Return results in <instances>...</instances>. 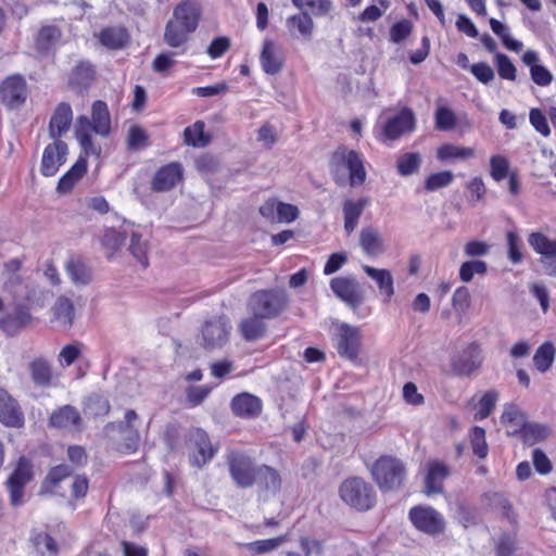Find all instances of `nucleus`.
Segmentation results:
<instances>
[{
  "label": "nucleus",
  "mask_w": 556,
  "mask_h": 556,
  "mask_svg": "<svg viewBox=\"0 0 556 556\" xmlns=\"http://www.w3.org/2000/svg\"><path fill=\"white\" fill-rule=\"evenodd\" d=\"M203 16L201 0H181L173 10L165 25L164 42L173 48H184L191 35L198 29Z\"/></svg>",
  "instance_id": "obj_1"
},
{
  "label": "nucleus",
  "mask_w": 556,
  "mask_h": 556,
  "mask_svg": "<svg viewBox=\"0 0 556 556\" xmlns=\"http://www.w3.org/2000/svg\"><path fill=\"white\" fill-rule=\"evenodd\" d=\"M339 496L346 506L358 513L374 509L378 502L374 485L358 476L348 477L341 482Z\"/></svg>",
  "instance_id": "obj_2"
},
{
  "label": "nucleus",
  "mask_w": 556,
  "mask_h": 556,
  "mask_svg": "<svg viewBox=\"0 0 556 556\" xmlns=\"http://www.w3.org/2000/svg\"><path fill=\"white\" fill-rule=\"evenodd\" d=\"M330 172L334 181L339 185V174L345 168L349 172V184L351 187H359L365 184L367 173L359 152L350 150L345 146H339L330 157Z\"/></svg>",
  "instance_id": "obj_3"
},
{
  "label": "nucleus",
  "mask_w": 556,
  "mask_h": 556,
  "mask_svg": "<svg viewBox=\"0 0 556 556\" xmlns=\"http://www.w3.org/2000/svg\"><path fill=\"white\" fill-rule=\"evenodd\" d=\"M370 475L380 491L399 490L404 485L406 468L403 462L391 455H381L371 465Z\"/></svg>",
  "instance_id": "obj_4"
},
{
  "label": "nucleus",
  "mask_w": 556,
  "mask_h": 556,
  "mask_svg": "<svg viewBox=\"0 0 556 556\" xmlns=\"http://www.w3.org/2000/svg\"><path fill=\"white\" fill-rule=\"evenodd\" d=\"M289 298L283 290L261 289L253 292L248 301V309L264 319L279 317L288 307Z\"/></svg>",
  "instance_id": "obj_5"
},
{
  "label": "nucleus",
  "mask_w": 556,
  "mask_h": 556,
  "mask_svg": "<svg viewBox=\"0 0 556 556\" xmlns=\"http://www.w3.org/2000/svg\"><path fill=\"white\" fill-rule=\"evenodd\" d=\"M230 478L241 489L254 486L257 466L253 458L242 451L231 450L226 455Z\"/></svg>",
  "instance_id": "obj_6"
},
{
  "label": "nucleus",
  "mask_w": 556,
  "mask_h": 556,
  "mask_svg": "<svg viewBox=\"0 0 556 556\" xmlns=\"http://www.w3.org/2000/svg\"><path fill=\"white\" fill-rule=\"evenodd\" d=\"M408 519L413 527L427 535L437 536L445 531L443 515L430 505H415L408 510Z\"/></svg>",
  "instance_id": "obj_7"
},
{
  "label": "nucleus",
  "mask_w": 556,
  "mask_h": 556,
  "mask_svg": "<svg viewBox=\"0 0 556 556\" xmlns=\"http://www.w3.org/2000/svg\"><path fill=\"white\" fill-rule=\"evenodd\" d=\"M484 355L481 344L477 341L468 343L451 361L453 371L457 376L469 377L483 365Z\"/></svg>",
  "instance_id": "obj_8"
},
{
  "label": "nucleus",
  "mask_w": 556,
  "mask_h": 556,
  "mask_svg": "<svg viewBox=\"0 0 556 556\" xmlns=\"http://www.w3.org/2000/svg\"><path fill=\"white\" fill-rule=\"evenodd\" d=\"M2 103L10 110H17L25 104L29 89L25 78L20 74L7 77L0 87Z\"/></svg>",
  "instance_id": "obj_9"
},
{
  "label": "nucleus",
  "mask_w": 556,
  "mask_h": 556,
  "mask_svg": "<svg viewBox=\"0 0 556 556\" xmlns=\"http://www.w3.org/2000/svg\"><path fill=\"white\" fill-rule=\"evenodd\" d=\"M254 479V485L261 498L267 500L274 497L282 490V476L280 471L273 466L266 464L258 465Z\"/></svg>",
  "instance_id": "obj_10"
},
{
  "label": "nucleus",
  "mask_w": 556,
  "mask_h": 556,
  "mask_svg": "<svg viewBox=\"0 0 556 556\" xmlns=\"http://www.w3.org/2000/svg\"><path fill=\"white\" fill-rule=\"evenodd\" d=\"M415 123L414 112L408 108H404L397 114L386 121L381 128V136L384 140H397L403 135L413 131Z\"/></svg>",
  "instance_id": "obj_11"
},
{
  "label": "nucleus",
  "mask_w": 556,
  "mask_h": 556,
  "mask_svg": "<svg viewBox=\"0 0 556 556\" xmlns=\"http://www.w3.org/2000/svg\"><path fill=\"white\" fill-rule=\"evenodd\" d=\"M67 154V143L63 140L53 139V142L49 143L43 150L40 173L46 177L54 176L66 162Z\"/></svg>",
  "instance_id": "obj_12"
},
{
  "label": "nucleus",
  "mask_w": 556,
  "mask_h": 556,
  "mask_svg": "<svg viewBox=\"0 0 556 556\" xmlns=\"http://www.w3.org/2000/svg\"><path fill=\"white\" fill-rule=\"evenodd\" d=\"M31 464L21 458L17 468L8 480V488L10 492V500L13 506H18L23 503L24 486L31 479Z\"/></svg>",
  "instance_id": "obj_13"
},
{
  "label": "nucleus",
  "mask_w": 556,
  "mask_h": 556,
  "mask_svg": "<svg viewBox=\"0 0 556 556\" xmlns=\"http://www.w3.org/2000/svg\"><path fill=\"white\" fill-rule=\"evenodd\" d=\"M448 465L440 459H431L427 463L425 476V493L430 496L440 494L444 490V480L450 476Z\"/></svg>",
  "instance_id": "obj_14"
},
{
  "label": "nucleus",
  "mask_w": 556,
  "mask_h": 556,
  "mask_svg": "<svg viewBox=\"0 0 556 556\" xmlns=\"http://www.w3.org/2000/svg\"><path fill=\"white\" fill-rule=\"evenodd\" d=\"M230 409L236 417L253 419L261 415L263 403L258 396L241 392L231 399Z\"/></svg>",
  "instance_id": "obj_15"
},
{
  "label": "nucleus",
  "mask_w": 556,
  "mask_h": 556,
  "mask_svg": "<svg viewBox=\"0 0 556 556\" xmlns=\"http://www.w3.org/2000/svg\"><path fill=\"white\" fill-rule=\"evenodd\" d=\"M361 350V334L357 328L342 325L339 329L337 351L341 357L356 361Z\"/></svg>",
  "instance_id": "obj_16"
},
{
  "label": "nucleus",
  "mask_w": 556,
  "mask_h": 556,
  "mask_svg": "<svg viewBox=\"0 0 556 556\" xmlns=\"http://www.w3.org/2000/svg\"><path fill=\"white\" fill-rule=\"evenodd\" d=\"M182 166L178 162H172L157 169L152 181L151 188L154 191L163 192L172 190L182 179Z\"/></svg>",
  "instance_id": "obj_17"
},
{
  "label": "nucleus",
  "mask_w": 556,
  "mask_h": 556,
  "mask_svg": "<svg viewBox=\"0 0 556 556\" xmlns=\"http://www.w3.org/2000/svg\"><path fill=\"white\" fill-rule=\"evenodd\" d=\"M97 77L96 68L89 61H79L68 75V87L76 93L87 91Z\"/></svg>",
  "instance_id": "obj_18"
},
{
  "label": "nucleus",
  "mask_w": 556,
  "mask_h": 556,
  "mask_svg": "<svg viewBox=\"0 0 556 556\" xmlns=\"http://www.w3.org/2000/svg\"><path fill=\"white\" fill-rule=\"evenodd\" d=\"M263 71L269 75H277L285 66L282 49L273 40L266 39L260 54Z\"/></svg>",
  "instance_id": "obj_19"
},
{
  "label": "nucleus",
  "mask_w": 556,
  "mask_h": 556,
  "mask_svg": "<svg viewBox=\"0 0 556 556\" xmlns=\"http://www.w3.org/2000/svg\"><path fill=\"white\" fill-rule=\"evenodd\" d=\"M73 122V110L70 103L60 102L54 109L49 122V135L52 139L62 140Z\"/></svg>",
  "instance_id": "obj_20"
},
{
  "label": "nucleus",
  "mask_w": 556,
  "mask_h": 556,
  "mask_svg": "<svg viewBox=\"0 0 556 556\" xmlns=\"http://www.w3.org/2000/svg\"><path fill=\"white\" fill-rule=\"evenodd\" d=\"M191 441L195 447V453L191 457V464L202 467L214 457L216 448L213 447L208 434L200 428H197L191 433Z\"/></svg>",
  "instance_id": "obj_21"
},
{
  "label": "nucleus",
  "mask_w": 556,
  "mask_h": 556,
  "mask_svg": "<svg viewBox=\"0 0 556 556\" xmlns=\"http://www.w3.org/2000/svg\"><path fill=\"white\" fill-rule=\"evenodd\" d=\"M330 288L338 298L353 306L361 304L363 300L357 282L353 278H332L330 281Z\"/></svg>",
  "instance_id": "obj_22"
},
{
  "label": "nucleus",
  "mask_w": 556,
  "mask_h": 556,
  "mask_svg": "<svg viewBox=\"0 0 556 556\" xmlns=\"http://www.w3.org/2000/svg\"><path fill=\"white\" fill-rule=\"evenodd\" d=\"M87 157L88 156L79 155L74 165L61 176L56 185V192L59 194H67L72 192L78 181L87 174Z\"/></svg>",
  "instance_id": "obj_23"
},
{
  "label": "nucleus",
  "mask_w": 556,
  "mask_h": 556,
  "mask_svg": "<svg viewBox=\"0 0 556 556\" xmlns=\"http://www.w3.org/2000/svg\"><path fill=\"white\" fill-rule=\"evenodd\" d=\"M61 29L56 26H42L37 34V59L39 55L54 60L55 49L61 40Z\"/></svg>",
  "instance_id": "obj_24"
},
{
  "label": "nucleus",
  "mask_w": 556,
  "mask_h": 556,
  "mask_svg": "<svg viewBox=\"0 0 556 556\" xmlns=\"http://www.w3.org/2000/svg\"><path fill=\"white\" fill-rule=\"evenodd\" d=\"M92 122L86 115H80L77 118L75 136L81 147L85 156H99L101 153L100 147L97 146L92 139Z\"/></svg>",
  "instance_id": "obj_25"
},
{
  "label": "nucleus",
  "mask_w": 556,
  "mask_h": 556,
  "mask_svg": "<svg viewBox=\"0 0 556 556\" xmlns=\"http://www.w3.org/2000/svg\"><path fill=\"white\" fill-rule=\"evenodd\" d=\"M72 473L73 469L67 465L62 464L52 467L41 483L40 493L63 495L64 489L61 484Z\"/></svg>",
  "instance_id": "obj_26"
},
{
  "label": "nucleus",
  "mask_w": 556,
  "mask_h": 556,
  "mask_svg": "<svg viewBox=\"0 0 556 556\" xmlns=\"http://www.w3.org/2000/svg\"><path fill=\"white\" fill-rule=\"evenodd\" d=\"M229 331L224 321L219 319L208 320L202 328L204 345L207 349L222 346L228 340Z\"/></svg>",
  "instance_id": "obj_27"
},
{
  "label": "nucleus",
  "mask_w": 556,
  "mask_h": 556,
  "mask_svg": "<svg viewBox=\"0 0 556 556\" xmlns=\"http://www.w3.org/2000/svg\"><path fill=\"white\" fill-rule=\"evenodd\" d=\"M369 204L367 197L359 198L357 200L348 199L343 202L342 212L344 217V230L348 235H351L358 225V220Z\"/></svg>",
  "instance_id": "obj_28"
},
{
  "label": "nucleus",
  "mask_w": 556,
  "mask_h": 556,
  "mask_svg": "<svg viewBox=\"0 0 556 556\" xmlns=\"http://www.w3.org/2000/svg\"><path fill=\"white\" fill-rule=\"evenodd\" d=\"M0 421L9 427H21L23 425V414L20 407L3 389H0Z\"/></svg>",
  "instance_id": "obj_29"
},
{
  "label": "nucleus",
  "mask_w": 556,
  "mask_h": 556,
  "mask_svg": "<svg viewBox=\"0 0 556 556\" xmlns=\"http://www.w3.org/2000/svg\"><path fill=\"white\" fill-rule=\"evenodd\" d=\"M81 422L83 419L79 412L72 405H64L58 408L49 418L50 426L58 429L79 428Z\"/></svg>",
  "instance_id": "obj_30"
},
{
  "label": "nucleus",
  "mask_w": 556,
  "mask_h": 556,
  "mask_svg": "<svg viewBox=\"0 0 556 556\" xmlns=\"http://www.w3.org/2000/svg\"><path fill=\"white\" fill-rule=\"evenodd\" d=\"M93 132L108 137L111 132V114L106 102L96 100L91 105V118Z\"/></svg>",
  "instance_id": "obj_31"
},
{
  "label": "nucleus",
  "mask_w": 556,
  "mask_h": 556,
  "mask_svg": "<svg viewBox=\"0 0 556 556\" xmlns=\"http://www.w3.org/2000/svg\"><path fill=\"white\" fill-rule=\"evenodd\" d=\"M363 270L376 281L383 301L389 303L394 295V282L391 273L388 269H378L369 265H364Z\"/></svg>",
  "instance_id": "obj_32"
},
{
  "label": "nucleus",
  "mask_w": 556,
  "mask_h": 556,
  "mask_svg": "<svg viewBox=\"0 0 556 556\" xmlns=\"http://www.w3.org/2000/svg\"><path fill=\"white\" fill-rule=\"evenodd\" d=\"M265 319L256 314L243 318L239 324V331L248 342L256 341L264 337L267 330Z\"/></svg>",
  "instance_id": "obj_33"
},
{
  "label": "nucleus",
  "mask_w": 556,
  "mask_h": 556,
  "mask_svg": "<svg viewBox=\"0 0 556 556\" xmlns=\"http://www.w3.org/2000/svg\"><path fill=\"white\" fill-rule=\"evenodd\" d=\"M75 317L73 302L66 296H60L52 306V321L63 328H71Z\"/></svg>",
  "instance_id": "obj_34"
},
{
  "label": "nucleus",
  "mask_w": 556,
  "mask_h": 556,
  "mask_svg": "<svg viewBox=\"0 0 556 556\" xmlns=\"http://www.w3.org/2000/svg\"><path fill=\"white\" fill-rule=\"evenodd\" d=\"M286 25L291 34L300 35L304 40H309L314 31V21L307 12H300L289 16Z\"/></svg>",
  "instance_id": "obj_35"
},
{
  "label": "nucleus",
  "mask_w": 556,
  "mask_h": 556,
  "mask_svg": "<svg viewBox=\"0 0 556 556\" xmlns=\"http://www.w3.org/2000/svg\"><path fill=\"white\" fill-rule=\"evenodd\" d=\"M129 40L127 29L122 26H109L101 29L99 41L109 49H121Z\"/></svg>",
  "instance_id": "obj_36"
},
{
  "label": "nucleus",
  "mask_w": 556,
  "mask_h": 556,
  "mask_svg": "<svg viewBox=\"0 0 556 556\" xmlns=\"http://www.w3.org/2000/svg\"><path fill=\"white\" fill-rule=\"evenodd\" d=\"M359 243L367 255L377 256L383 252L382 238L380 233L371 227L362 229Z\"/></svg>",
  "instance_id": "obj_37"
},
{
  "label": "nucleus",
  "mask_w": 556,
  "mask_h": 556,
  "mask_svg": "<svg viewBox=\"0 0 556 556\" xmlns=\"http://www.w3.org/2000/svg\"><path fill=\"white\" fill-rule=\"evenodd\" d=\"M475 156V149L460 147L452 143H444L437 149V159L441 162L452 160H467Z\"/></svg>",
  "instance_id": "obj_38"
},
{
  "label": "nucleus",
  "mask_w": 556,
  "mask_h": 556,
  "mask_svg": "<svg viewBox=\"0 0 556 556\" xmlns=\"http://www.w3.org/2000/svg\"><path fill=\"white\" fill-rule=\"evenodd\" d=\"M556 350L552 342H544L538 348L533 355V363L540 372L551 369L555 359Z\"/></svg>",
  "instance_id": "obj_39"
},
{
  "label": "nucleus",
  "mask_w": 556,
  "mask_h": 556,
  "mask_svg": "<svg viewBox=\"0 0 556 556\" xmlns=\"http://www.w3.org/2000/svg\"><path fill=\"white\" fill-rule=\"evenodd\" d=\"M205 124L197 121L193 125L188 126L184 130V141L191 147H205L210 143V137L204 132Z\"/></svg>",
  "instance_id": "obj_40"
},
{
  "label": "nucleus",
  "mask_w": 556,
  "mask_h": 556,
  "mask_svg": "<svg viewBox=\"0 0 556 556\" xmlns=\"http://www.w3.org/2000/svg\"><path fill=\"white\" fill-rule=\"evenodd\" d=\"M66 270L75 283L86 285L91 280V270L80 257H71Z\"/></svg>",
  "instance_id": "obj_41"
},
{
  "label": "nucleus",
  "mask_w": 556,
  "mask_h": 556,
  "mask_svg": "<svg viewBox=\"0 0 556 556\" xmlns=\"http://www.w3.org/2000/svg\"><path fill=\"white\" fill-rule=\"evenodd\" d=\"M528 240L536 253L547 258L556 256V240L548 239L542 232H532Z\"/></svg>",
  "instance_id": "obj_42"
},
{
  "label": "nucleus",
  "mask_w": 556,
  "mask_h": 556,
  "mask_svg": "<svg viewBox=\"0 0 556 556\" xmlns=\"http://www.w3.org/2000/svg\"><path fill=\"white\" fill-rule=\"evenodd\" d=\"M287 541L286 535H279L271 539L256 540L242 544L252 555H262L278 548Z\"/></svg>",
  "instance_id": "obj_43"
},
{
  "label": "nucleus",
  "mask_w": 556,
  "mask_h": 556,
  "mask_svg": "<svg viewBox=\"0 0 556 556\" xmlns=\"http://www.w3.org/2000/svg\"><path fill=\"white\" fill-rule=\"evenodd\" d=\"M497 400L498 392L496 390L492 389L484 392L477 404L475 420H483L488 418L494 410Z\"/></svg>",
  "instance_id": "obj_44"
},
{
  "label": "nucleus",
  "mask_w": 556,
  "mask_h": 556,
  "mask_svg": "<svg viewBox=\"0 0 556 556\" xmlns=\"http://www.w3.org/2000/svg\"><path fill=\"white\" fill-rule=\"evenodd\" d=\"M492 31L501 38L502 43L511 51L519 52L522 49V43L516 39H513L509 35V29L503 23L496 18H490L489 21Z\"/></svg>",
  "instance_id": "obj_45"
},
{
  "label": "nucleus",
  "mask_w": 556,
  "mask_h": 556,
  "mask_svg": "<svg viewBox=\"0 0 556 556\" xmlns=\"http://www.w3.org/2000/svg\"><path fill=\"white\" fill-rule=\"evenodd\" d=\"M488 273V264L481 260L464 262L459 267V279L463 282H470L475 275L484 276Z\"/></svg>",
  "instance_id": "obj_46"
},
{
  "label": "nucleus",
  "mask_w": 556,
  "mask_h": 556,
  "mask_svg": "<svg viewBox=\"0 0 556 556\" xmlns=\"http://www.w3.org/2000/svg\"><path fill=\"white\" fill-rule=\"evenodd\" d=\"M421 165V156L417 152H407L396 161V169L401 176H409L418 172Z\"/></svg>",
  "instance_id": "obj_47"
},
{
  "label": "nucleus",
  "mask_w": 556,
  "mask_h": 556,
  "mask_svg": "<svg viewBox=\"0 0 556 556\" xmlns=\"http://www.w3.org/2000/svg\"><path fill=\"white\" fill-rule=\"evenodd\" d=\"M59 375L53 371L49 362L37 358V384L49 388L58 384Z\"/></svg>",
  "instance_id": "obj_48"
},
{
  "label": "nucleus",
  "mask_w": 556,
  "mask_h": 556,
  "mask_svg": "<svg viewBox=\"0 0 556 556\" xmlns=\"http://www.w3.org/2000/svg\"><path fill=\"white\" fill-rule=\"evenodd\" d=\"M126 235L114 228L106 229L101 239L102 247L108 251V257L113 254L125 243Z\"/></svg>",
  "instance_id": "obj_49"
},
{
  "label": "nucleus",
  "mask_w": 556,
  "mask_h": 556,
  "mask_svg": "<svg viewBox=\"0 0 556 556\" xmlns=\"http://www.w3.org/2000/svg\"><path fill=\"white\" fill-rule=\"evenodd\" d=\"M454 180V175L450 170H442L430 174L425 182L424 188L428 192H432L450 186Z\"/></svg>",
  "instance_id": "obj_50"
},
{
  "label": "nucleus",
  "mask_w": 556,
  "mask_h": 556,
  "mask_svg": "<svg viewBox=\"0 0 556 556\" xmlns=\"http://www.w3.org/2000/svg\"><path fill=\"white\" fill-rule=\"evenodd\" d=\"M148 249V242L141 239V235L132 232L130 237L129 251L132 256L143 266V268L149 266Z\"/></svg>",
  "instance_id": "obj_51"
},
{
  "label": "nucleus",
  "mask_w": 556,
  "mask_h": 556,
  "mask_svg": "<svg viewBox=\"0 0 556 556\" xmlns=\"http://www.w3.org/2000/svg\"><path fill=\"white\" fill-rule=\"evenodd\" d=\"M457 118L455 113L446 106H439L434 113L435 129L447 131L456 126Z\"/></svg>",
  "instance_id": "obj_52"
},
{
  "label": "nucleus",
  "mask_w": 556,
  "mask_h": 556,
  "mask_svg": "<svg viewBox=\"0 0 556 556\" xmlns=\"http://www.w3.org/2000/svg\"><path fill=\"white\" fill-rule=\"evenodd\" d=\"M501 421L505 426L515 427L516 429L522 428L527 422V416L515 404H508L501 416Z\"/></svg>",
  "instance_id": "obj_53"
},
{
  "label": "nucleus",
  "mask_w": 556,
  "mask_h": 556,
  "mask_svg": "<svg viewBox=\"0 0 556 556\" xmlns=\"http://www.w3.org/2000/svg\"><path fill=\"white\" fill-rule=\"evenodd\" d=\"M492 504L502 518L507 519L510 525L517 526V514L515 513L511 503L505 496L494 493Z\"/></svg>",
  "instance_id": "obj_54"
},
{
  "label": "nucleus",
  "mask_w": 556,
  "mask_h": 556,
  "mask_svg": "<svg viewBox=\"0 0 556 556\" xmlns=\"http://www.w3.org/2000/svg\"><path fill=\"white\" fill-rule=\"evenodd\" d=\"M470 443L472 452L479 458L488 456L489 447L485 441V430L482 427L475 426L470 431Z\"/></svg>",
  "instance_id": "obj_55"
},
{
  "label": "nucleus",
  "mask_w": 556,
  "mask_h": 556,
  "mask_svg": "<svg viewBox=\"0 0 556 556\" xmlns=\"http://www.w3.org/2000/svg\"><path fill=\"white\" fill-rule=\"evenodd\" d=\"M127 434L121 443L115 447V451L121 455L134 454L139 450L140 433L137 429L126 430Z\"/></svg>",
  "instance_id": "obj_56"
},
{
  "label": "nucleus",
  "mask_w": 556,
  "mask_h": 556,
  "mask_svg": "<svg viewBox=\"0 0 556 556\" xmlns=\"http://www.w3.org/2000/svg\"><path fill=\"white\" fill-rule=\"evenodd\" d=\"M300 10L307 9L314 15H326L331 9L330 0H292Z\"/></svg>",
  "instance_id": "obj_57"
},
{
  "label": "nucleus",
  "mask_w": 556,
  "mask_h": 556,
  "mask_svg": "<svg viewBox=\"0 0 556 556\" xmlns=\"http://www.w3.org/2000/svg\"><path fill=\"white\" fill-rule=\"evenodd\" d=\"M490 174L495 181H501L509 176V162L503 155H493L490 159Z\"/></svg>",
  "instance_id": "obj_58"
},
{
  "label": "nucleus",
  "mask_w": 556,
  "mask_h": 556,
  "mask_svg": "<svg viewBox=\"0 0 556 556\" xmlns=\"http://www.w3.org/2000/svg\"><path fill=\"white\" fill-rule=\"evenodd\" d=\"M515 432L520 433L525 442L535 443L541 441L546 435V429L543 426L536 424L526 422L522 428L515 429Z\"/></svg>",
  "instance_id": "obj_59"
},
{
  "label": "nucleus",
  "mask_w": 556,
  "mask_h": 556,
  "mask_svg": "<svg viewBox=\"0 0 556 556\" xmlns=\"http://www.w3.org/2000/svg\"><path fill=\"white\" fill-rule=\"evenodd\" d=\"M495 61H496L498 76L502 79L511 80V81L516 80V78H517L516 66L514 65V63L510 61V59L506 54L497 53L495 55Z\"/></svg>",
  "instance_id": "obj_60"
},
{
  "label": "nucleus",
  "mask_w": 556,
  "mask_h": 556,
  "mask_svg": "<svg viewBox=\"0 0 556 556\" xmlns=\"http://www.w3.org/2000/svg\"><path fill=\"white\" fill-rule=\"evenodd\" d=\"M149 144V137L146 130L138 126L134 125L129 128L127 135V146L129 150H139Z\"/></svg>",
  "instance_id": "obj_61"
},
{
  "label": "nucleus",
  "mask_w": 556,
  "mask_h": 556,
  "mask_svg": "<svg viewBox=\"0 0 556 556\" xmlns=\"http://www.w3.org/2000/svg\"><path fill=\"white\" fill-rule=\"evenodd\" d=\"M471 304L470 292L467 287L460 286L456 288L452 296V307L455 312L465 314Z\"/></svg>",
  "instance_id": "obj_62"
},
{
  "label": "nucleus",
  "mask_w": 556,
  "mask_h": 556,
  "mask_svg": "<svg viewBox=\"0 0 556 556\" xmlns=\"http://www.w3.org/2000/svg\"><path fill=\"white\" fill-rule=\"evenodd\" d=\"M37 549L40 552V556H58L59 544L50 534H39L37 535Z\"/></svg>",
  "instance_id": "obj_63"
},
{
  "label": "nucleus",
  "mask_w": 556,
  "mask_h": 556,
  "mask_svg": "<svg viewBox=\"0 0 556 556\" xmlns=\"http://www.w3.org/2000/svg\"><path fill=\"white\" fill-rule=\"evenodd\" d=\"M517 549L515 535L502 534L495 545L496 556H514Z\"/></svg>",
  "instance_id": "obj_64"
}]
</instances>
